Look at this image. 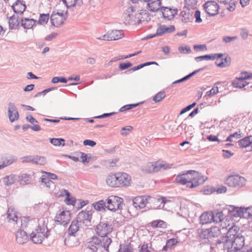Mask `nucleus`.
Listing matches in <instances>:
<instances>
[{"label":"nucleus","mask_w":252,"mask_h":252,"mask_svg":"<svg viewBox=\"0 0 252 252\" xmlns=\"http://www.w3.org/2000/svg\"><path fill=\"white\" fill-rule=\"evenodd\" d=\"M21 222V225L24 227L27 224H35V228L30 235V239L33 243L41 244L49 236L50 231L48 228L49 218L47 216H39L33 219L24 217L22 219Z\"/></svg>","instance_id":"obj_1"},{"label":"nucleus","mask_w":252,"mask_h":252,"mask_svg":"<svg viewBox=\"0 0 252 252\" xmlns=\"http://www.w3.org/2000/svg\"><path fill=\"white\" fill-rule=\"evenodd\" d=\"M221 244L224 252H244L245 238L232 227L222 238Z\"/></svg>","instance_id":"obj_2"},{"label":"nucleus","mask_w":252,"mask_h":252,"mask_svg":"<svg viewBox=\"0 0 252 252\" xmlns=\"http://www.w3.org/2000/svg\"><path fill=\"white\" fill-rule=\"evenodd\" d=\"M112 242L110 237L99 238L94 236L88 239L85 247L89 252H109V246Z\"/></svg>","instance_id":"obj_3"},{"label":"nucleus","mask_w":252,"mask_h":252,"mask_svg":"<svg viewBox=\"0 0 252 252\" xmlns=\"http://www.w3.org/2000/svg\"><path fill=\"white\" fill-rule=\"evenodd\" d=\"M173 164L163 160L150 161L142 166V170L146 173L157 172L161 170H166L171 168Z\"/></svg>","instance_id":"obj_4"},{"label":"nucleus","mask_w":252,"mask_h":252,"mask_svg":"<svg viewBox=\"0 0 252 252\" xmlns=\"http://www.w3.org/2000/svg\"><path fill=\"white\" fill-rule=\"evenodd\" d=\"M224 183L230 188L240 189L246 186L247 180L244 177L238 174L232 173L225 177Z\"/></svg>","instance_id":"obj_5"},{"label":"nucleus","mask_w":252,"mask_h":252,"mask_svg":"<svg viewBox=\"0 0 252 252\" xmlns=\"http://www.w3.org/2000/svg\"><path fill=\"white\" fill-rule=\"evenodd\" d=\"M67 17L66 7L63 6L62 8L54 10L50 17L52 25L55 27H59L63 24Z\"/></svg>","instance_id":"obj_6"},{"label":"nucleus","mask_w":252,"mask_h":252,"mask_svg":"<svg viewBox=\"0 0 252 252\" xmlns=\"http://www.w3.org/2000/svg\"><path fill=\"white\" fill-rule=\"evenodd\" d=\"M178 214L185 218H193L196 215L195 206L189 200H182L181 202L180 211Z\"/></svg>","instance_id":"obj_7"},{"label":"nucleus","mask_w":252,"mask_h":252,"mask_svg":"<svg viewBox=\"0 0 252 252\" xmlns=\"http://www.w3.org/2000/svg\"><path fill=\"white\" fill-rule=\"evenodd\" d=\"M133 185L131 176L124 171H116V189L128 188Z\"/></svg>","instance_id":"obj_8"},{"label":"nucleus","mask_w":252,"mask_h":252,"mask_svg":"<svg viewBox=\"0 0 252 252\" xmlns=\"http://www.w3.org/2000/svg\"><path fill=\"white\" fill-rule=\"evenodd\" d=\"M73 214L71 211L66 208H63L60 209L55 217V222L61 225L66 226L71 218Z\"/></svg>","instance_id":"obj_9"},{"label":"nucleus","mask_w":252,"mask_h":252,"mask_svg":"<svg viewBox=\"0 0 252 252\" xmlns=\"http://www.w3.org/2000/svg\"><path fill=\"white\" fill-rule=\"evenodd\" d=\"M106 208L112 212H116L121 210L124 203V200L122 197L116 195H111L106 200Z\"/></svg>","instance_id":"obj_10"},{"label":"nucleus","mask_w":252,"mask_h":252,"mask_svg":"<svg viewBox=\"0 0 252 252\" xmlns=\"http://www.w3.org/2000/svg\"><path fill=\"white\" fill-rule=\"evenodd\" d=\"M113 227L107 222H100L96 225L94 231L96 234L102 238L108 237V235L113 231Z\"/></svg>","instance_id":"obj_11"},{"label":"nucleus","mask_w":252,"mask_h":252,"mask_svg":"<svg viewBox=\"0 0 252 252\" xmlns=\"http://www.w3.org/2000/svg\"><path fill=\"white\" fill-rule=\"evenodd\" d=\"M252 78V73L248 72H242L240 76L234 79L232 82V85L235 88L241 89L247 85L249 83L246 81V80Z\"/></svg>","instance_id":"obj_12"},{"label":"nucleus","mask_w":252,"mask_h":252,"mask_svg":"<svg viewBox=\"0 0 252 252\" xmlns=\"http://www.w3.org/2000/svg\"><path fill=\"white\" fill-rule=\"evenodd\" d=\"M54 195L57 197H64V202L68 206L74 207L77 202L75 196L65 189L59 190L57 192L54 193Z\"/></svg>","instance_id":"obj_13"},{"label":"nucleus","mask_w":252,"mask_h":252,"mask_svg":"<svg viewBox=\"0 0 252 252\" xmlns=\"http://www.w3.org/2000/svg\"><path fill=\"white\" fill-rule=\"evenodd\" d=\"M151 199L149 195L136 196L132 199V205L136 210H140L146 207Z\"/></svg>","instance_id":"obj_14"},{"label":"nucleus","mask_w":252,"mask_h":252,"mask_svg":"<svg viewBox=\"0 0 252 252\" xmlns=\"http://www.w3.org/2000/svg\"><path fill=\"white\" fill-rule=\"evenodd\" d=\"M124 36V33L122 30H113L108 31L105 34L97 37V39L111 41L116 40L123 38Z\"/></svg>","instance_id":"obj_15"},{"label":"nucleus","mask_w":252,"mask_h":252,"mask_svg":"<svg viewBox=\"0 0 252 252\" xmlns=\"http://www.w3.org/2000/svg\"><path fill=\"white\" fill-rule=\"evenodd\" d=\"M141 14L131 6L125 11V18L128 23L131 21L139 22L142 21Z\"/></svg>","instance_id":"obj_16"},{"label":"nucleus","mask_w":252,"mask_h":252,"mask_svg":"<svg viewBox=\"0 0 252 252\" xmlns=\"http://www.w3.org/2000/svg\"><path fill=\"white\" fill-rule=\"evenodd\" d=\"M203 8L206 13L210 16H215L219 12L220 6L216 1L214 0H209L205 2Z\"/></svg>","instance_id":"obj_17"},{"label":"nucleus","mask_w":252,"mask_h":252,"mask_svg":"<svg viewBox=\"0 0 252 252\" xmlns=\"http://www.w3.org/2000/svg\"><path fill=\"white\" fill-rule=\"evenodd\" d=\"M206 179V177L198 172L193 170L192 183L189 184V188L192 189L196 187L199 185L204 183Z\"/></svg>","instance_id":"obj_18"},{"label":"nucleus","mask_w":252,"mask_h":252,"mask_svg":"<svg viewBox=\"0 0 252 252\" xmlns=\"http://www.w3.org/2000/svg\"><path fill=\"white\" fill-rule=\"evenodd\" d=\"M7 112L9 120L11 123L15 122L19 119V112L17 107L13 103L9 102L8 103Z\"/></svg>","instance_id":"obj_19"},{"label":"nucleus","mask_w":252,"mask_h":252,"mask_svg":"<svg viewBox=\"0 0 252 252\" xmlns=\"http://www.w3.org/2000/svg\"><path fill=\"white\" fill-rule=\"evenodd\" d=\"M175 30V28L173 25H170L168 27L165 25H161L158 28L155 34L147 36V37L145 38V39H148L151 38L156 35H161L164 34L171 33L174 32Z\"/></svg>","instance_id":"obj_20"},{"label":"nucleus","mask_w":252,"mask_h":252,"mask_svg":"<svg viewBox=\"0 0 252 252\" xmlns=\"http://www.w3.org/2000/svg\"><path fill=\"white\" fill-rule=\"evenodd\" d=\"M228 212L229 214L232 217L245 219L244 207L230 206L228 209Z\"/></svg>","instance_id":"obj_21"},{"label":"nucleus","mask_w":252,"mask_h":252,"mask_svg":"<svg viewBox=\"0 0 252 252\" xmlns=\"http://www.w3.org/2000/svg\"><path fill=\"white\" fill-rule=\"evenodd\" d=\"M161 10L163 17L167 20H172L178 13L177 9L168 7H162Z\"/></svg>","instance_id":"obj_22"},{"label":"nucleus","mask_w":252,"mask_h":252,"mask_svg":"<svg viewBox=\"0 0 252 252\" xmlns=\"http://www.w3.org/2000/svg\"><path fill=\"white\" fill-rule=\"evenodd\" d=\"M199 221L202 225L210 224L213 222V212L208 211L203 212L199 217Z\"/></svg>","instance_id":"obj_23"},{"label":"nucleus","mask_w":252,"mask_h":252,"mask_svg":"<svg viewBox=\"0 0 252 252\" xmlns=\"http://www.w3.org/2000/svg\"><path fill=\"white\" fill-rule=\"evenodd\" d=\"M77 218L80 221L87 225L91 221L92 213L87 210L81 211L78 213Z\"/></svg>","instance_id":"obj_24"},{"label":"nucleus","mask_w":252,"mask_h":252,"mask_svg":"<svg viewBox=\"0 0 252 252\" xmlns=\"http://www.w3.org/2000/svg\"><path fill=\"white\" fill-rule=\"evenodd\" d=\"M106 185L112 189H116V171L109 173L105 177Z\"/></svg>","instance_id":"obj_25"},{"label":"nucleus","mask_w":252,"mask_h":252,"mask_svg":"<svg viewBox=\"0 0 252 252\" xmlns=\"http://www.w3.org/2000/svg\"><path fill=\"white\" fill-rule=\"evenodd\" d=\"M179 241L176 238H171L168 239L165 245L160 250V252H171L174 250Z\"/></svg>","instance_id":"obj_26"},{"label":"nucleus","mask_w":252,"mask_h":252,"mask_svg":"<svg viewBox=\"0 0 252 252\" xmlns=\"http://www.w3.org/2000/svg\"><path fill=\"white\" fill-rule=\"evenodd\" d=\"M16 161L15 158L12 157H6L0 155V170L12 164Z\"/></svg>","instance_id":"obj_27"},{"label":"nucleus","mask_w":252,"mask_h":252,"mask_svg":"<svg viewBox=\"0 0 252 252\" xmlns=\"http://www.w3.org/2000/svg\"><path fill=\"white\" fill-rule=\"evenodd\" d=\"M36 24V21L33 19L23 18L21 20V26L26 30L32 29Z\"/></svg>","instance_id":"obj_28"},{"label":"nucleus","mask_w":252,"mask_h":252,"mask_svg":"<svg viewBox=\"0 0 252 252\" xmlns=\"http://www.w3.org/2000/svg\"><path fill=\"white\" fill-rule=\"evenodd\" d=\"M223 57V54L222 53L212 54L197 57L195 58V60L197 62H199L203 60H215V59L221 58Z\"/></svg>","instance_id":"obj_29"},{"label":"nucleus","mask_w":252,"mask_h":252,"mask_svg":"<svg viewBox=\"0 0 252 252\" xmlns=\"http://www.w3.org/2000/svg\"><path fill=\"white\" fill-rule=\"evenodd\" d=\"M16 240L18 244H23L28 241L29 238L25 231L22 230H19L16 233Z\"/></svg>","instance_id":"obj_30"},{"label":"nucleus","mask_w":252,"mask_h":252,"mask_svg":"<svg viewBox=\"0 0 252 252\" xmlns=\"http://www.w3.org/2000/svg\"><path fill=\"white\" fill-rule=\"evenodd\" d=\"M7 218L9 222L12 224L17 223L18 220V213L13 209H9L7 211Z\"/></svg>","instance_id":"obj_31"},{"label":"nucleus","mask_w":252,"mask_h":252,"mask_svg":"<svg viewBox=\"0 0 252 252\" xmlns=\"http://www.w3.org/2000/svg\"><path fill=\"white\" fill-rule=\"evenodd\" d=\"M12 7L15 13H22L26 9V4L23 1L17 0L13 3Z\"/></svg>","instance_id":"obj_32"},{"label":"nucleus","mask_w":252,"mask_h":252,"mask_svg":"<svg viewBox=\"0 0 252 252\" xmlns=\"http://www.w3.org/2000/svg\"><path fill=\"white\" fill-rule=\"evenodd\" d=\"M218 1L222 4L224 7L229 11L232 12L236 8V2L234 0H218Z\"/></svg>","instance_id":"obj_33"},{"label":"nucleus","mask_w":252,"mask_h":252,"mask_svg":"<svg viewBox=\"0 0 252 252\" xmlns=\"http://www.w3.org/2000/svg\"><path fill=\"white\" fill-rule=\"evenodd\" d=\"M161 7L160 0H150L148 1V8L151 11H158Z\"/></svg>","instance_id":"obj_34"},{"label":"nucleus","mask_w":252,"mask_h":252,"mask_svg":"<svg viewBox=\"0 0 252 252\" xmlns=\"http://www.w3.org/2000/svg\"><path fill=\"white\" fill-rule=\"evenodd\" d=\"M40 178V182L41 185L48 189H50L55 186L54 183L49 178L45 173H42Z\"/></svg>","instance_id":"obj_35"},{"label":"nucleus","mask_w":252,"mask_h":252,"mask_svg":"<svg viewBox=\"0 0 252 252\" xmlns=\"http://www.w3.org/2000/svg\"><path fill=\"white\" fill-rule=\"evenodd\" d=\"M238 145L241 148L252 147V136H247L238 141Z\"/></svg>","instance_id":"obj_36"},{"label":"nucleus","mask_w":252,"mask_h":252,"mask_svg":"<svg viewBox=\"0 0 252 252\" xmlns=\"http://www.w3.org/2000/svg\"><path fill=\"white\" fill-rule=\"evenodd\" d=\"M17 180V177L16 175L12 174L6 176L2 179L3 183L7 186L13 185Z\"/></svg>","instance_id":"obj_37"},{"label":"nucleus","mask_w":252,"mask_h":252,"mask_svg":"<svg viewBox=\"0 0 252 252\" xmlns=\"http://www.w3.org/2000/svg\"><path fill=\"white\" fill-rule=\"evenodd\" d=\"M92 206L97 211H104L106 208V202H105L103 200H100L93 203Z\"/></svg>","instance_id":"obj_38"},{"label":"nucleus","mask_w":252,"mask_h":252,"mask_svg":"<svg viewBox=\"0 0 252 252\" xmlns=\"http://www.w3.org/2000/svg\"><path fill=\"white\" fill-rule=\"evenodd\" d=\"M79 229V225L78 220H73L72 221L68 228V232L70 235L75 236V234Z\"/></svg>","instance_id":"obj_39"},{"label":"nucleus","mask_w":252,"mask_h":252,"mask_svg":"<svg viewBox=\"0 0 252 252\" xmlns=\"http://www.w3.org/2000/svg\"><path fill=\"white\" fill-rule=\"evenodd\" d=\"M63 2L65 4L64 5L66 8L68 7H73L77 6H80L82 3V0H63Z\"/></svg>","instance_id":"obj_40"},{"label":"nucleus","mask_w":252,"mask_h":252,"mask_svg":"<svg viewBox=\"0 0 252 252\" xmlns=\"http://www.w3.org/2000/svg\"><path fill=\"white\" fill-rule=\"evenodd\" d=\"M8 24L10 29H15L19 24L18 17L15 15L10 17L8 20Z\"/></svg>","instance_id":"obj_41"},{"label":"nucleus","mask_w":252,"mask_h":252,"mask_svg":"<svg viewBox=\"0 0 252 252\" xmlns=\"http://www.w3.org/2000/svg\"><path fill=\"white\" fill-rule=\"evenodd\" d=\"M216 64L220 67H224L228 66L230 63V60L229 58H225L219 60V59H216Z\"/></svg>","instance_id":"obj_42"},{"label":"nucleus","mask_w":252,"mask_h":252,"mask_svg":"<svg viewBox=\"0 0 252 252\" xmlns=\"http://www.w3.org/2000/svg\"><path fill=\"white\" fill-rule=\"evenodd\" d=\"M224 219V214L222 211L213 212V222L218 223L222 221Z\"/></svg>","instance_id":"obj_43"},{"label":"nucleus","mask_w":252,"mask_h":252,"mask_svg":"<svg viewBox=\"0 0 252 252\" xmlns=\"http://www.w3.org/2000/svg\"><path fill=\"white\" fill-rule=\"evenodd\" d=\"M31 177L27 174H23L18 177V181L21 185H25L30 183Z\"/></svg>","instance_id":"obj_44"},{"label":"nucleus","mask_w":252,"mask_h":252,"mask_svg":"<svg viewBox=\"0 0 252 252\" xmlns=\"http://www.w3.org/2000/svg\"><path fill=\"white\" fill-rule=\"evenodd\" d=\"M169 200H167L165 197H162L159 198H158L156 200V203L158 205L157 206H155L154 208L155 209H163L164 208V205L168 202H169Z\"/></svg>","instance_id":"obj_45"},{"label":"nucleus","mask_w":252,"mask_h":252,"mask_svg":"<svg viewBox=\"0 0 252 252\" xmlns=\"http://www.w3.org/2000/svg\"><path fill=\"white\" fill-rule=\"evenodd\" d=\"M175 182L183 185H186L188 188V183L185 173L177 175L175 179Z\"/></svg>","instance_id":"obj_46"},{"label":"nucleus","mask_w":252,"mask_h":252,"mask_svg":"<svg viewBox=\"0 0 252 252\" xmlns=\"http://www.w3.org/2000/svg\"><path fill=\"white\" fill-rule=\"evenodd\" d=\"M50 142L53 145L56 147L64 146L65 145V140L63 138H51Z\"/></svg>","instance_id":"obj_47"},{"label":"nucleus","mask_w":252,"mask_h":252,"mask_svg":"<svg viewBox=\"0 0 252 252\" xmlns=\"http://www.w3.org/2000/svg\"><path fill=\"white\" fill-rule=\"evenodd\" d=\"M185 6L188 9H193L196 8L197 0H184Z\"/></svg>","instance_id":"obj_48"},{"label":"nucleus","mask_w":252,"mask_h":252,"mask_svg":"<svg viewBox=\"0 0 252 252\" xmlns=\"http://www.w3.org/2000/svg\"><path fill=\"white\" fill-rule=\"evenodd\" d=\"M210 235L212 238L217 237L220 235V230L217 226L212 227L208 229Z\"/></svg>","instance_id":"obj_49"},{"label":"nucleus","mask_w":252,"mask_h":252,"mask_svg":"<svg viewBox=\"0 0 252 252\" xmlns=\"http://www.w3.org/2000/svg\"><path fill=\"white\" fill-rule=\"evenodd\" d=\"M166 94L164 91H160L157 93L153 97V100L155 103L160 102L163 98L165 97Z\"/></svg>","instance_id":"obj_50"},{"label":"nucleus","mask_w":252,"mask_h":252,"mask_svg":"<svg viewBox=\"0 0 252 252\" xmlns=\"http://www.w3.org/2000/svg\"><path fill=\"white\" fill-rule=\"evenodd\" d=\"M152 251V245L150 244L144 243L139 246V252H151Z\"/></svg>","instance_id":"obj_51"},{"label":"nucleus","mask_w":252,"mask_h":252,"mask_svg":"<svg viewBox=\"0 0 252 252\" xmlns=\"http://www.w3.org/2000/svg\"><path fill=\"white\" fill-rule=\"evenodd\" d=\"M78 156L80 157L82 162L84 164H86L89 162L90 159H91V154H87L83 152H79Z\"/></svg>","instance_id":"obj_52"},{"label":"nucleus","mask_w":252,"mask_h":252,"mask_svg":"<svg viewBox=\"0 0 252 252\" xmlns=\"http://www.w3.org/2000/svg\"><path fill=\"white\" fill-rule=\"evenodd\" d=\"M151 226L153 227L165 228L166 224L162 220H156L151 222Z\"/></svg>","instance_id":"obj_53"},{"label":"nucleus","mask_w":252,"mask_h":252,"mask_svg":"<svg viewBox=\"0 0 252 252\" xmlns=\"http://www.w3.org/2000/svg\"><path fill=\"white\" fill-rule=\"evenodd\" d=\"M131 247L128 243H124L120 245V248L118 252H131Z\"/></svg>","instance_id":"obj_54"},{"label":"nucleus","mask_w":252,"mask_h":252,"mask_svg":"<svg viewBox=\"0 0 252 252\" xmlns=\"http://www.w3.org/2000/svg\"><path fill=\"white\" fill-rule=\"evenodd\" d=\"M242 133L240 132H236L230 134L226 139V141L232 142L234 140H237L242 137Z\"/></svg>","instance_id":"obj_55"},{"label":"nucleus","mask_w":252,"mask_h":252,"mask_svg":"<svg viewBox=\"0 0 252 252\" xmlns=\"http://www.w3.org/2000/svg\"><path fill=\"white\" fill-rule=\"evenodd\" d=\"M49 19V14H41L40 15L38 23L41 25L45 24L48 22Z\"/></svg>","instance_id":"obj_56"},{"label":"nucleus","mask_w":252,"mask_h":252,"mask_svg":"<svg viewBox=\"0 0 252 252\" xmlns=\"http://www.w3.org/2000/svg\"><path fill=\"white\" fill-rule=\"evenodd\" d=\"M33 162L40 165H44L46 163L47 161L44 157L36 156H34Z\"/></svg>","instance_id":"obj_57"},{"label":"nucleus","mask_w":252,"mask_h":252,"mask_svg":"<svg viewBox=\"0 0 252 252\" xmlns=\"http://www.w3.org/2000/svg\"><path fill=\"white\" fill-rule=\"evenodd\" d=\"M199 237L202 240L209 239L211 238L208 229L202 230L200 233Z\"/></svg>","instance_id":"obj_58"},{"label":"nucleus","mask_w":252,"mask_h":252,"mask_svg":"<svg viewBox=\"0 0 252 252\" xmlns=\"http://www.w3.org/2000/svg\"><path fill=\"white\" fill-rule=\"evenodd\" d=\"M245 219H252V206L244 207Z\"/></svg>","instance_id":"obj_59"},{"label":"nucleus","mask_w":252,"mask_h":252,"mask_svg":"<svg viewBox=\"0 0 252 252\" xmlns=\"http://www.w3.org/2000/svg\"><path fill=\"white\" fill-rule=\"evenodd\" d=\"M178 50L182 54H189L191 52L190 48L188 45L180 46L178 48Z\"/></svg>","instance_id":"obj_60"},{"label":"nucleus","mask_w":252,"mask_h":252,"mask_svg":"<svg viewBox=\"0 0 252 252\" xmlns=\"http://www.w3.org/2000/svg\"><path fill=\"white\" fill-rule=\"evenodd\" d=\"M140 103H135V104H126L123 107H122L120 109V112H124L126 110H130L131 109H132L136 106H137Z\"/></svg>","instance_id":"obj_61"},{"label":"nucleus","mask_w":252,"mask_h":252,"mask_svg":"<svg viewBox=\"0 0 252 252\" xmlns=\"http://www.w3.org/2000/svg\"><path fill=\"white\" fill-rule=\"evenodd\" d=\"M219 93V88L218 87H213L210 91L206 93V96L211 97Z\"/></svg>","instance_id":"obj_62"},{"label":"nucleus","mask_w":252,"mask_h":252,"mask_svg":"<svg viewBox=\"0 0 252 252\" xmlns=\"http://www.w3.org/2000/svg\"><path fill=\"white\" fill-rule=\"evenodd\" d=\"M132 129V127L130 126L123 127L121 130V134L122 135L126 136L129 134Z\"/></svg>","instance_id":"obj_63"},{"label":"nucleus","mask_w":252,"mask_h":252,"mask_svg":"<svg viewBox=\"0 0 252 252\" xmlns=\"http://www.w3.org/2000/svg\"><path fill=\"white\" fill-rule=\"evenodd\" d=\"M211 133V129L209 127L205 128L203 129L202 132L201 133L202 137V140L203 141H205L206 140V138L207 136L209 135Z\"/></svg>","instance_id":"obj_64"}]
</instances>
